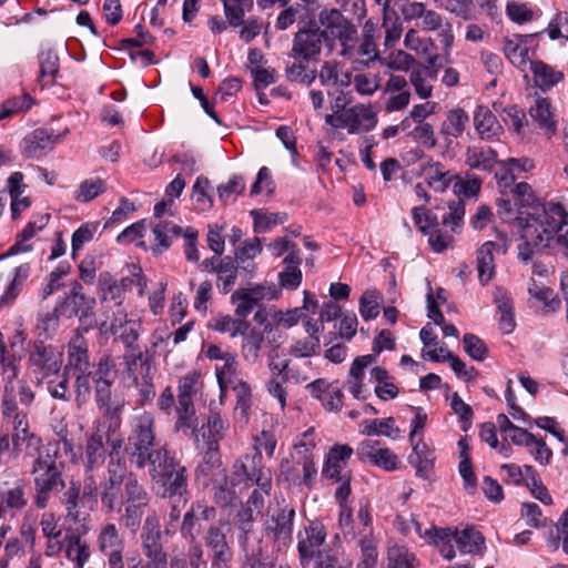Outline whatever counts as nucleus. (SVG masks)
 I'll return each instance as SVG.
<instances>
[{"instance_id": "nucleus-1", "label": "nucleus", "mask_w": 568, "mask_h": 568, "mask_svg": "<svg viewBox=\"0 0 568 568\" xmlns=\"http://www.w3.org/2000/svg\"><path fill=\"white\" fill-rule=\"evenodd\" d=\"M148 465L153 481L162 488V497L178 499L184 505L189 493L186 468L168 449H161Z\"/></svg>"}, {"instance_id": "nucleus-2", "label": "nucleus", "mask_w": 568, "mask_h": 568, "mask_svg": "<svg viewBox=\"0 0 568 568\" xmlns=\"http://www.w3.org/2000/svg\"><path fill=\"white\" fill-rule=\"evenodd\" d=\"M165 446L155 443L154 416L143 412L132 420V430L128 438L126 452L130 462L136 468L143 469Z\"/></svg>"}, {"instance_id": "nucleus-3", "label": "nucleus", "mask_w": 568, "mask_h": 568, "mask_svg": "<svg viewBox=\"0 0 568 568\" xmlns=\"http://www.w3.org/2000/svg\"><path fill=\"white\" fill-rule=\"evenodd\" d=\"M59 446V442L49 444L47 457L38 458V508H44L50 495L65 487V464L58 457Z\"/></svg>"}, {"instance_id": "nucleus-4", "label": "nucleus", "mask_w": 568, "mask_h": 568, "mask_svg": "<svg viewBox=\"0 0 568 568\" xmlns=\"http://www.w3.org/2000/svg\"><path fill=\"white\" fill-rule=\"evenodd\" d=\"M514 221L520 229V239L535 243L537 250L548 247L560 227L548 216L544 205H537L536 212H528L527 216H516Z\"/></svg>"}, {"instance_id": "nucleus-5", "label": "nucleus", "mask_w": 568, "mask_h": 568, "mask_svg": "<svg viewBox=\"0 0 568 568\" xmlns=\"http://www.w3.org/2000/svg\"><path fill=\"white\" fill-rule=\"evenodd\" d=\"M481 186V180L475 175H468L466 179L459 175L454 176L453 191L456 199L448 202V213H446L442 223L444 226H449L452 232L457 231L464 221L465 216V203L462 196L470 199L476 196Z\"/></svg>"}, {"instance_id": "nucleus-6", "label": "nucleus", "mask_w": 568, "mask_h": 568, "mask_svg": "<svg viewBox=\"0 0 568 568\" xmlns=\"http://www.w3.org/2000/svg\"><path fill=\"white\" fill-rule=\"evenodd\" d=\"M318 22L323 30L325 44L333 47L335 40H339L343 47L353 44L357 38L356 27L346 19L337 9L323 10L318 16Z\"/></svg>"}, {"instance_id": "nucleus-7", "label": "nucleus", "mask_w": 568, "mask_h": 568, "mask_svg": "<svg viewBox=\"0 0 568 568\" xmlns=\"http://www.w3.org/2000/svg\"><path fill=\"white\" fill-rule=\"evenodd\" d=\"M142 551L148 562L138 568H168V555L161 540L160 521L156 515H149L141 532Z\"/></svg>"}, {"instance_id": "nucleus-8", "label": "nucleus", "mask_w": 568, "mask_h": 568, "mask_svg": "<svg viewBox=\"0 0 568 568\" xmlns=\"http://www.w3.org/2000/svg\"><path fill=\"white\" fill-rule=\"evenodd\" d=\"M106 475V479L101 484V504L108 511L120 510L123 505L121 486L125 485L129 475L125 463L119 457H111Z\"/></svg>"}, {"instance_id": "nucleus-9", "label": "nucleus", "mask_w": 568, "mask_h": 568, "mask_svg": "<svg viewBox=\"0 0 568 568\" xmlns=\"http://www.w3.org/2000/svg\"><path fill=\"white\" fill-rule=\"evenodd\" d=\"M413 220L417 229L425 235H428V243L430 247L437 252H444L447 250L454 237L448 232H442L439 225H444L439 222L438 216L425 206H416L412 210Z\"/></svg>"}, {"instance_id": "nucleus-10", "label": "nucleus", "mask_w": 568, "mask_h": 568, "mask_svg": "<svg viewBox=\"0 0 568 568\" xmlns=\"http://www.w3.org/2000/svg\"><path fill=\"white\" fill-rule=\"evenodd\" d=\"M325 39L316 22L310 21L308 24L300 29L293 39L291 55L301 61L316 60L321 54Z\"/></svg>"}, {"instance_id": "nucleus-11", "label": "nucleus", "mask_w": 568, "mask_h": 568, "mask_svg": "<svg viewBox=\"0 0 568 568\" xmlns=\"http://www.w3.org/2000/svg\"><path fill=\"white\" fill-rule=\"evenodd\" d=\"M294 517L295 510L290 508L283 499L282 505L278 503L277 510L272 514L271 519L267 521L265 532L267 536L272 535L277 550L287 547L293 540Z\"/></svg>"}, {"instance_id": "nucleus-12", "label": "nucleus", "mask_w": 568, "mask_h": 568, "mask_svg": "<svg viewBox=\"0 0 568 568\" xmlns=\"http://www.w3.org/2000/svg\"><path fill=\"white\" fill-rule=\"evenodd\" d=\"M61 503L65 508V521L74 524L75 531L87 534L89 530L87 520L89 513L85 510V503H89L81 495V485L78 481H70L68 489L61 497Z\"/></svg>"}, {"instance_id": "nucleus-13", "label": "nucleus", "mask_w": 568, "mask_h": 568, "mask_svg": "<svg viewBox=\"0 0 568 568\" xmlns=\"http://www.w3.org/2000/svg\"><path fill=\"white\" fill-rule=\"evenodd\" d=\"M305 537L301 534L297 544L300 561L303 567H308L314 560L317 559L318 554L328 551L329 549L322 548L326 539V531L320 521H311L304 529Z\"/></svg>"}, {"instance_id": "nucleus-14", "label": "nucleus", "mask_w": 568, "mask_h": 568, "mask_svg": "<svg viewBox=\"0 0 568 568\" xmlns=\"http://www.w3.org/2000/svg\"><path fill=\"white\" fill-rule=\"evenodd\" d=\"M94 327V323H88L74 329V334L68 344V365L73 368L78 375L90 374L91 367L88 341L84 333Z\"/></svg>"}, {"instance_id": "nucleus-15", "label": "nucleus", "mask_w": 568, "mask_h": 568, "mask_svg": "<svg viewBox=\"0 0 568 568\" xmlns=\"http://www.w3.org/2000/svg\"><path fill=\"white\" fill-rule=\"evenodd\" d=\"M90 374L77 375L75 384L79 394L89 395L91 393V381L94 386L102 383H114L115 379V364L110 355H103L99 358L97 364H91L89 368Z\"/></svg>"}, {"instance_id": "nucleus-16", "label": "nucleus", "mask_w": 568, "mask_h": 568, "mask_svg": "<svg viewBox=\"0 0 568 568\" xmlns=\"http://www.w3.org/2000/svg\"><path fill=\"white\" fill-rule=\"evenodd\" d=\"M94 306L95 300L93 297L80 296V298H74L64 296V298L55 305V312L60 313L61 316L65 318L78 317L80 326L91 322L95 325Z\"/></svg>"}, {"instance_id": "nucleus-17", "label": "nucleus", "mask_w": 568, "mask_h": 568, "mask_svg": "<svg viewBox=\"0 0 568 568\" xmlns=\"http://www.w3.org/2000/svg\"><path fill=\"white\" fill-rule=\"evenodd\" d=\"M356 455L361 460H368L388 471L397 468L398 457L390 449L381 448L378 440H363L356 448Z\"/></svg>"}, {"instance_id": "nucleus-18", "label": "nucleus", "mask_w": 568, "mask_h": 568, "mask_svg": "<svg viewBox=\"0 0 568 568\" xmlns=\"http://www.w3.org/2000/svg\"><path fill=\"white\" fill-rule=\"evenodd\" d=\"M255 271V264L247 262L246 265L237 264L231 256H225L219 261L217 281L219 288L223 294H227L235 285L237 274H244L246 278H251Z\"/></svg>"}, {"instance_id": "nucleus-19", "label": "nucleus", "mask_w": 568, "mask_h": 568, "mask_svg": "<svg viewBox=\"0 0 568 568\" xmlns=\"http://www.w3.org/2000/svg\"><path fill=\"white\" fill-rule=\"evenodd\" d=\"M345 128L349 134L368 132L377 124L376 113L369 106L357 104L344 111Z\"/></svg>"}, {"instance_id": "nucleus-20", "label": "nucleus", "mask_w": 568, "mask_h": 568, "mask_svg": "<svg viewBox=\"0 0 568 568\" xmlns=\"http://www.w3.org/2000/svg\"><path fill=\"white\" fill-rule=\"evenodd\" d=\"M204 542L212 550L211 567L229 564L232 558L231 548L226 535L217 526H211L205 535Z\"/></svg>"}, {"instance_id": "nucleus-21", "label": "nucleus", "mask_w": 568, "mask_h": 568, "mask_svg": "<svg viewBox=\"0 0 568 568\" xmlns=\"http://www.w3.org/2000/svg\"><path fill=\"white\" fill-rule=\"evenodd\" d=\"M62 356L61 347L38 344V374H41L42 378L58 375L62 366Z\"/></svg>"}, {"instance_id": "nucleus-22", "label": "nucleus", "mask_w": 568, "mask_h": 568, "mask_svg": "<svg viewBox=\"0 0 568 568\" xmlns=\"http://www.w3.org/2000/svg\"><path fill=\"white\" fill-rule=\"evenodd\" d=\"M224 471L226 470L223 468L216 440H210L209 449L205 452L202 463L195 470L196 479L203 477L205 479L204 484L206 485L207 481L223 475Z\"/></svg>"}, {"instance_id": "nucleus-23", "label": "nucleus", "mask_w": 568, "mask_h": 568, "mask_svg": "<svg viewBox=\"0 0 568 568\" xmlns=\"http://www.w3.org/2000/svg\"><path fill=\"white\" fill-rule=\"evenodd\" d=\"M263 296L261 286L236 290L231 296V302L235 305V315L245 320L255 307L260 306Z\"/></svg>"}, {"instance_id": "nucleus-24", "label": "nucleus", "mask_w": 568, "mask_h": 568, "mask_svg": "<svg viewBox=\"0 0 568 568\" xmlns=\"http://www.w3.org/2000/svg\"><path fill=\"white\" fill-rule=\"evenodd\" d=\"M353 454V448L348 445H334L327 455L325 465L323 467V475L328 478H339L343 476L346 468V463Z\"/></svg>"}, {"instance_id": "nucleus-25", "label": "nucleus", "mask_w": 568, "mask_h": 568, "mask_svg": "<svg viewBox=\"0 0 568 568\" xmlns=\"http://www.w3.org/2000/svg\"><path fill=\"white\" fill-rule=\"evenodd\" d=\"M529 116L548 138H551L556 133L557 125L554 120L550 102L547 98H538L535 100L534 105L529 108Z\"/></svg>"}, {"instance_id": "nucleus-26", "label": "nucleus", "mask_w": 568, "mask_h": 568, "mask_svg": "<svg viewBox=\"0 0 568 568\" xmlns=\"http://www.w3.org/2000/svg\"><path fill=\"white\" fill-rule=\"evenodd\" d=\"M474 124L477 133L484 140H490L503 132V126L487 106H477L474 114Z\"/></svg>"}, {"instance_id": "nucleus-27", "label": "nucleus", "mask_w": 568, "mask_h": 568, "mask_svg": "<svg viewBox=\"0 0 568 568\" xmlns=\"http://www.w3.org/2000/svg\"><path fill=\"white\" fill-rule=\"evenodd\" d=\"M84 456L85 468L88 471L103 465L105 459V448L103 435L100 432H95L87 438Z\"/></svg>"}, {"instance_id": "nucleus-28", "label": "nucleus", "mask_w": 568, "mask_h": 568, "mask_svg": "<svg viewBox=\"0 0 568 568\" xmlns=\"http://www.w3.org/2000/svg\"><path fill=\"white\" fill-rule=\"evenodd\" d=\"M497 247L498 244L488 241L484 243L477 251L478 278L484 285L491 280L495 273L494 250Z\"/></svg>"}, {"instance_id": "nucleus-29", "label": "nucleus", "mask_w": 568, "mask_h": 568, "mask_svg": "<svg viewBox=\"0 0 568 568\" xmlns=\"http://www.w3.org/2000/svg\"><path fill=\"white\" fill-rule=\"evenodd\" d=\"M34 438V434L30 432V425L26 415L17 414L14 417L12 445L16 454L28 450L31 447V442ZM32 455V452H27Z\"/></svg>"}, {"instance_id": "nucleus-30", "label": "nucleus", "mask_w": 568, "mask_h": 568, "mask_svg": "<svg viewBox=\"0 0 568 568\" xmlns=\"http://www.w3.org/2000/svg\"><path fill=\"white\" fill-rule=\"evenodd\" d=\"M245 460L251 462L247 481L256 484L265 495H270L272 488V474L268 468L261 465L262 455L257 453L253 457L245 456Z\"/></svg>"}, {"instance_id": "nucleus-31", "label": "nucleus", "mask_w": 568, "mask_h": 568, "mask_svg": "<svg viewBox=\"0 0 568 568\" xmlns=\"http://www.w3.org/2000/svg\"><path fill=\"white\" fill-rule=\"evenodd\" d=\"M99 548L105 555H122L124 541L114 524H106L100 531Z\"/></svg>"}, {"instance_id": "nucleus-32", "label": "nucleus", "mask_w": 568, "mask_h": 568, "mask_svg": "<svg viewBox=\"0 0 568 568\" xmlns=\"http://www.w3.org/2000/svg\"><path fill=\"white\" fill-rule=\"evenodd\" d=\"M285 268L280 273V283L285 288L294 290L302 281V272L298 267L301 258L298 251H291L290 254L284 258Z\"/></svg>"}, {"instance_id": "nucleus-33", "label": "nucleus", "mask_w": 568, "mask_h": 568, "mask_svg": "<svg viewBox=\"0 0 568 568\" xmlns=\"http://www.w3.org/2000/svg\"><path fill=\"white\" fill-rule=\"evenodd\" d=\"M469 118L467 113L460 109H453L448 112L446 120L442 123L440 134L446 141L450 138H458L463 134Z\"/></svg>"}, {"instance_id": "nucleus-34", "label": "nucleus", "mask_w": 568, "mask_h": 568, "mask_svg": "<svg viewBox=\"0 0 568 568\" xmlns=\"http://www.w3.org/2000/svg\"><path fill=\"white\" fill-rule=\"evenodd\" d=\"M176 414L175 430L185 434L190 430L191 435H194L197 427V417L195 415L193 400H186L185 398L178 400Z\"/></svg>"}, {"instance_id": "nucleus-35", "label": "nucleus", "mask_w": 568, "mask_h": 568, "mask_svg": "<svg viewBox=\"0 0 568 568\" xmlns=\"http://www.w3.org/2000/svg\"><path fill=\"white\" fill-rule=\"evenodd\" d=\"M122 500L123 504L149 505L150 495L134 473L129 471Z\"/></svg>"}, {"instance_id": "nucleus-36", "label": "nucleus", "mask_w": 568, "mask_h": 568, "mask_svg": "<svg viewBox=\"0 0 568 568\" xmlns=\"http://www.w3.org/2000/svg\"><path fill=\"white\" fill-rule=\"evenodd\" d=\"M457 548L464 554H480L485 549L484 536L473 527L457 531Z\"/></svg>"}, {"instance_id": "nucleus-37", "label": "nucleus", "mask_w": 568, "mask_h": 568, "mask_svg": "<svg viewBox=\"0 0 568 568\" xmlns=\"http://www.w3.org/2000/svg\"><path fill=\"white\" fill-rule=\"evenodd\" d=\"M530 70L534 74L536 84L542 90L550 89L564 78L562 72L555 71L550 65L542 61H532L530 63Z\"/></svg>"}, {"instance_id": "nucleus-38", "label": "nucleus", "mask_w": 568, "mask_h": 568, "mask_svg": "<svg viewBox=\"0 0 568 568\" xmlns=\"http://www.w3.org/2000/svg\"><path fill=\"white\" fill-rule=\"evenodd\" d=\"M214 500L220 507H227L235 498V486L237 483L235 479H230L226 471L223 475L217 476L213 480Z\"/></svg>"}, {"instance_id": "nucleus-39", "label": "nucleus", "mask_w": 568, "mask_h": 568, "mask_svg": "<svg viewBox=\"0 0 568 568\" xmlns=\"http://www.w3.org/2000/svg\"><path fill=\"white\" fill-rule=\"evenodd\" d=\"M534 34H516L514 39H507L504 44V52L513 64L520 65L526 62L528 54L527 42Z\"/></svg>"}, {"instance_id": "nucleus-40", "label": "nucleus", "mask_w": 568, "mask_h": 568, "mask_svg": "<svg viewBox=\"0 0 568 568\" xmlns=\"http://www.w3.org/2000/svg\"><path fill=\"white\" fill-rule=\"evenodd\" d=\"M511 194V199L514 204L519 209L528 207L531 209V212H536L537 205H542L539 200L535 196L531 186L526 182H520L517 184H509Z\"/></svg>"}, {"instance_id": "nucleus-41", "label": "nucleus", "mask_w": 568, "mask_h": 568, "mask_svg": "<svg viewBox=\"0 0 568 568\" xmlns=\"http://www.w3.org/2000/svg\"><path fill=\"white\" fill-rule=\"evenodd\" d=\"M466 163L471 169H483L491 171L495 163H500L497 160V152L493 149L478 150L476 148L468 149L466 153Z\"/></svg>"}, {"instance_id": "nucleus-42", "label": "nucleus", "mask_w": 568, "mask_h": 568, "mask_svg": "<svg viewBox=\"0 0 568 568\" xmlns=\"http://www.w3.org/2000/svg\"><path fill=\"white\" fill-rule=\"evenodd\" d=\"M82 534H79L74 530V534L70 536H65L67 539V557L70 560L77 561L79 568H82L83 565L88 561L90 557V548L89 545L81 541Z\"/></svg>"}, {"instance_id": "nucleus-43", "label": "nucleus", "mask_w": 568, "mask_h": 568, "mask_svg": "<svg viewBox=\"0 0 568 568\" xmlns=\"http://www.w3.org/2000/svg\"><path fill=\"white\" fill-rule=\"evenodd\" d=\"M242 336L243 357L248 362H256L264 341V333L250 327L244 334H242Z\"/></svg>"}, {"instance_id": "nucleus-44", "label": "nucleus", "mask_w": 568, "mask_h": 568, "mask_svg": "<svg viewBox=\"0 0 568 568\" xmlns=\"http://www.w3.org/2000/svg\"><path fill=\"white\" fill-rule=\"evenodd\" d=\"M454 176L449 171H443L442 164L436 162L427 169V184L435 192H445L449 184H454Z\"/></svg>"}, {"instance_id": "nucleus-45", "label": "nucleus", "mask_w": 568, "mask_h": 568, "mask_svg": "<svg viewBox=\"0 0 568 568\" xmlns=\"http://www.w3.org/2000/svg\"><path fill=\"white\" fill-rule=\"evenodd\" d=\"M395 419L393 417L382 419H366L359 424L361 434L366 436L385 435L390 436L389 430L399 432L398 428H394Z\"/></svg>"}, {"instance_id": "nucleus-46", "label": "nucleus", "mask_w": 568, "mask_h": 568, "mask_svg": "<svg viewBox=\"0 0 568 568\" xmlns=\"http://www.w3.org/2000/svg\"><path fill=\"white\" fill-rule=\"evenodd\" d=\"M33 104V99L29 93L14 97L2 102L0 109V121L13 114L29 110Z\"/></svg>"}, {"instance_id": "nucleus-47", "label": "nucleus", "mask_w": 568, "mask_h": 568, "mask_svg": "<svg viewBox=\"0 0 568 568\" xmlns=\"http://www.w3.org/2000/svg\"><path fill=\"white\" fill-rule=\"evenodd\" d=\"M36 224L29 222L24 230L17 235L16 243L3 254L0 255V261L9 256H13L24 252H31L33 250L32 244H28L27 241L32 239L36 233Z\"/></svg>"}, {"instance_id": "nucleus-48", "label": "nucleus", "mask_w": 568, "mask_h": 568, "mask_svg": "<svg viewBox=\"0 0 568 568\" xmlns=\"http://www.w3.org/2000/svg\"><path fill=\"white\" fill-rule=\"evenodd\" d=\"M251 324L242 317L232 318L231 316H222L215 321L214 329L221 333L229 332L231 337L244 334Z\"/></svg>"}, {"instance_id": "nucleus-49", "label": "nucleus", "mask_w": 568, "mask_h": 568, "mask_svg": "<svg viewBox=\"0 0 568 568\" xmlns=\"http://www.w3.org/2000/svg\"><path fill=\"white\" fill-rule=\"evenodd\" d=\"M359 313L365 321L376 318L379 314V293L367 290L359 298Z\"/></svg>"}, {"instance_id": "nucleus-50", "label": "nucleus", "mask_w": 568, "mask_h": 568, "mask_svg": "<svg viewBox=\"0 0 568 568\" xmlns=\"http://www.w3.org/2000/svg\"><path fill=\"white\" fill-rule=\"evenodd\" d=\"M464 351L475 361L483 362L487 357L488 348L477 335L466 333L463 337Z\"/></svg>"}, {"instance_id": "nucleus-51", "label": "nucleus", "mask_w": 568, "mask_h": 568, "mask_svg": "<svg viewBox=\"0 0 568 568\" xmlns=\"http://www.w3.org/2000/svg\"><path fill=\"white\" fill-rule=\"evenodd\" d=\"M30 271L31 265L29 263L16 267L14 277L4 294L1 296L0 303H7L8 301H12L17 297L23 282L29 276Z\"/></svg>"}, {"instance_id": "nucleus-52", "label": "nucleus", "mask_w": 568, "mask_h": 568, "mask_svg": "<svg viewBox=\"0 0 568 568\" xmlns=\"http://www.w3.org/2000/svg\"><path fill=\"white\" fill-rule=\"evenodd\" d=\"M500 164L509 168L507 172H505L500 180L504 182L505 189L509 186V184H514L516 178L513 173L514 170L519 172H527L534 168V162L529 159H508L506 161L500 162Z\"/></svg>"}, {"instance_id": "nucleus-53", "label": "nucleus", "mask_w": 568, "mask_h": 568, "mask_svg": "<svg viewBox=\"0 0 568 568\" xmlns=\"http://www.w3.org/2000/svg\"><path fill=\"white\" fill-rule=\"evenodd\" d=\"M40 75L42 79L48 78L45 84H52L54 82V78L59 71V58L55 52L52 50H48L47 52H42L40 59Z\"/></svg>"}, {"instance_id": "nucleus-54", "label": "nucleus", "mask_w": 568, "mask_h": 568, "mask_svg": "<svg viewBox=\"0 0 568 568\" xmlns=\"http://www.w3.org/2000/svg\"><path fill=\"white\" fill-rule=\"evenodd\" d=\"M104 191L105 183L103 180H85L80 184L75 199L80 202H90Z\"/></svg>"}, {"instance_id": "nucleus-55", "label": "nucleus", "mask_w": 568, "mask_h": 568, "mask_svg": "<svg viewBox=\"0 0 568 568\" xmlns=\"http://www.w3.org/2000/svg\"><path fill=\"white\" fill-rule=\"evenodd\" d=\"M125 509L123 515L121 516V521L123 525L130 529L132 532H135L141 525L142 517L144 515V508L148 505H135V504H124Z\"/></svg>"}, {"instance_id": "nucleus-56", "label": "nucleus", "mask_w": 568, "mask_h": 568, "mask_svg": "<svg viewBox=\"0 0 568 568\" xmlns=\"http://www.w3.org/2000/svg\"><path fill=\"white\" fill-rule=\"evenodd\" d=\"M68 132V128L57 130L53 128H41L38 130V150L50 151L58 141Z\"/></svg>"}, {"instance_id": "nucleus-57", "label": "nucleus", "mask_w": 568, "mask_h": 568, "mask_svg": "<svg viewBox=\"0 0 568 568\" xmlns=\"http://www.w3.org/2000/svg\"><path fill=\"white\" fill-rule=\"evenodd\" d=\"M262 252V243L258 237L245 241L242 246L235 251L234 260L237 264L246 265L248 260H253Z\"/></svg>"}, {"instance_id": "nucleus-58", "label": "nucleus", "mask_w": 568, "mask_h": 568, "mask_svg": "<svg viewBox=\"0 0 568 568\" xmlns=\"http://www.w3.org/2000/svg\"><path fill=\"white\" fill-rule=\"evenodd\" d=\"M321 351L320 338H305L296 341L290 349L291 355L295 357H310L318 354Z\"/></svg>"}, {"instance_id": "nucleus-59", "label": "nucleus", "mask_w": 568, "mask_h": 568, "mask_svg": "<svg viewBox=\"0 0 568 568\" xmlns=\"http://www.w3.org/2000/svg\"><path fill=\"white\" fill-rule=\"evenodd\" d=\"M125 407V399L121 395H114L108 402L98 405V408L102 412L103 416L113 420L115 424L119 423L120 416Z\"/></svg>"}, {"instance_id": "nucleus-60", "label": "nucleus", "mask_w": 568, "mask_h": 568, "mask_svg": "<svg viewBox=\"0 0 568 568\" xmlns=\"http://www.w3.org/2000/svg\"><path fill=\"white\" fill-rule=\"evenodd\" d=\"M546 30L551 40H568V14L566 12L557 13Z\"/></svg>"}, {"instance_id": "nucleus-61", "label": "nucleus", "mask_w": 568, "mask_h": 568, "mask_svg": "<svg viewBox=\"0 0 568 568\" xmlns=\"http://www.w3.org/2000/svg\"><path fill=\"white\" fill-rule=\"evenodd\" d=\"M434 455L408 457V463L416 468V475L423 479H430L434 470Z\"/></svg>"}, {"instance_id": "nucleus-62", "label": "nucleus", "mask_w": 568, "mask_h": 568, "mask_svg": "<svg viewBox=\"0 0 568 568\" xmlns=\"http://www.w3.org/2000/svg\"><path fill=\"white\" fill-rule=\"evenodd\" d=\"M97 229L98 223H85L74 231L71 240L73 255L78 250H80L83 246L84 243L93 239Z\"/></svg>"}, {"instance_id": "nucleus-63", "label": "nucleus", "mask_w": 568, "mask_h": 568, "mask_svg": "<svg viewBox=\"0 0 568 568\" xmlns=\"http://www.w3.org/2000/svg\"><path fill=\"white\" fill-rule=\"evenodd\" d=\"M386 65L392 70L408 71L415 59L403 50L390 52L386 58Z\"/></svg>"}, {"instance_id": "nucleus-64", "label": "nucleus", "mask_w": 568, "mask_h": 568, "mask_svg": "<svg viewBox=\"0 0 568 568\" xmlns=\"http://www.w3.org/2000/svg\"><path fill=\"white\" fill-rule=\"evenodd\" d=\"M415 557L406 550L393 548L388 551V568H415Z\"/></svg>"}]
</instances>
